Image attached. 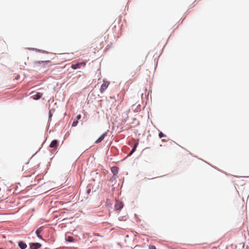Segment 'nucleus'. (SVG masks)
Masks as SVG:
<instances>
[{
    "instance_id": "obj_19",
    "label": "nucleus",
    "mask_w": 249,
    "mask_h": 249,
    "mask_svg": "<svg viewBox=\"0 0 249 249\" xmlns=\"http://www.w3.org/2000/svg\"><path fill=\"white\" fill-rule=\"evenodd\" d=\"M103 46H101L100 48H98L97 49H96V51H98L99 50H100Z\"/></svg>"
},
{
    "instance_id": "obj_14",
    "label": "nucleus",
    "mask_w": 249,
    "mask_h": 249,
    "mask_svg": "<svg viewBox=\"0 0 249 249\" xmlns=\"http://www.w3.org/2000/svg\"><path fill=\"white\" fill-rule=\"evenodd\" d=\"M78 123V122L77 120L74 121L73 122L72 124V127L76 126L77 125Z\"/></svg>"
},
{
    "instance_id": "obj_17",
    "label": "nucleus",
    "mask_w": 249,
    "mask_h": 249,
    "mask_svg": "<svg viewBox=\"0 0 249 249\" xmlns=\"http://www.w3.org/2000/svg\"><path fill=\"white\" fill-rule=\"evenodd\" d=\"M81 115L80 114H79L76 116L77 120H79L81 119Z\"/></svg>"
},
{
    "instance_id": "obj_15",
    "label": "nucleus",
    "mask_w": 249,
    "mask_h": 249,
    "mask_svg": "<svg viewBox=\"0 0 249 249\" xmlns=\"http://www.w3.org/2000/svg\"><path fill=\"white\" fill-rule=\"evenodd\" d=\"M159 136L160 138H162L163 137H165V135L164 134H163L161 132H160L159 133Z\"/></svg>"
},
{
    "instance_id": "obj_5",
    "label": "nucleus",
    "mask_w": 249,
    "mask_h": 249,
    "mask_svg": "<svg viewBox=\"0 0 249 249\" xmlns=\"http://www.w3.org/2000/svg\"><path fill=\"white\" fill-rule=\"evenodd\" d=\"M107 132H106L103 133L96 141V143H98L101 142L105 138V137L107 136Z\"/></svg>"
},
{
    "instance_id": "obj_13",
    "label": "nucleus",
    "mask_w": 249,
    "mask_h": 249,
    "mask_svg": "<svg viewBox=\"0 0 249 249\" xmlns=\"http://www.w3.org/2000/svg\"><path fill=\"white\" fill-rule=\"evenodd\" d=\"M67 240L68 241V242H72L74 240V239L71 236H69L68 237V238L67 239Z\"/></svg>"
},
{
    "instance_id": "obj_12",
    "label": "nucleus",
    "mask_w": 249,
    "mask_h": 249,
    "mask_svg": "<svg viewBox=\"0 0 249 249\" xmlns=\"http://www.w3.org/2000/svg\"><path fill=\"white\" fill-rule=\"evenodd\" d=\"M138 145V142H136V143H135V144L134 145L133 147L132 148L131 152L128 155V156L131 155L134 152V151L136 150V149Z\"/></svg>"
},
{
    "instance_id": "obj_9",
    "label": "nucleus",
    "mask_w": 249,
    "mask_h": 249,
    "mask_svg": "<svg viewBox=\"0 0 249 249\" xmlns=\"http://www.w3.org/2000/svg\"><path fill=\"white\" fill-rule=\"evenodd\" d=\"M42 95V94L39 92L36 93L35 95L33 96V98L35 100H38L40 99Z\"/></svg>"
},
{
    "instance_id": "obj_7",
    "label": "nucleus",
    "mask_w": 249,
    "mask_h": 249,
    "mask_svg": "<svg viewBox=\"0 0 249 249\" xmlns=\"http://www.w3.org/2000/svg\"><path fill=\"white\" fill-rule=\"evenodd\" d=\"M41 245L38 243H32L30 248L31 249H37L41 247Z\"/></svg>"
},
{
    "instance_id": "obj_2",
    "label": "nucleus",
    "mask_w": 249,
    "mask_h": 249,
    "mask_svg": "<svg viewBox=\"0 0 249 249\" xmlns=\"http://www.w3.org/2000/svg\"><path fill=\"white\" fill-rule=\"evenodd\" d=\"M109 84V82L106 81L105 80H103V83L102 84L101 88L100 89V92L103 93L105 91V90L107 89L108 85Z\"/></svg>"
},
{
    "instance_id": "obj_10",
    "label": "nucleus",
    "mask_w": 249,
    "mask_h": 249,
    "mask_svg": "<svg viewBox=\"0 0 249 249\" xmlns=\"http://www.w3.org/2000/svg\"><path fill=\"white\" fill-rule=\"evenodd\" d=\"M123 204L121 202L118 203L116 204L115 205V209L118 210L121 209L123 208Z\"/></svg>"
},
{
    "instance_id": "obj_11",
    "label": "nucleus",
    "mask_w": 249,
    "mask_h": 249,
    "mask_svg": "<svg viewBox=\"0 0 249 249\" xmlns=\"http://www.w3.org/2000/svg\"><path fill=\"white\" fill-rule=\"evenodd\" d=\"M18 246L21 249H25L27 247L26 244L22 241H20L18 243Z\"/></svg>"
},
{
    "instance_id": "obj_1",
    "label": "nucleus",
    "mask_w": 249,
    "mask_h": 249,
    "mask_svg": "<svg viewBox=\"0 0 249 249\" xmlns=\"http://www.w3.org/2000/svg\"><path fill=\"white\" fill-rule=\"evenodd\" d=\"M86 65V63L85 62H82L80 63H77L76 64H72L71 66V68L72 69L75 70L77 69L80 68L82 66L85 67Z\"/></svg>"
},
{
    "instance_id": "obj_6",
    "label": "nucleus",
    "mask_w": 249,
    "mask_h": 249,
    "mask_svg": "<svg viewBox=\"0 0 249 249\" xmlns=\"http://www.w3.org/2000/svg\"><path fill=\"white\" fill-rule=\"evenodd\" d=\"M51 62V61L47 60V61H37L35 62V64L36 65H38L40 64H42L43 66H44L46 65H47L49 64Z\"/></svg>"
},
{
    "instance_id": "obj_21",
    "label": "nucleus",
    "mask_w": 249,
    "mask_h": 249,
    "mask_svg": "<svg viewBox=\"0 0 249 249\" xmlns=\"http://www.w3.org/2000/svg\"><path fill=\"white\" fill-rule=\"evenodd\" d=\"M161 141H162V142H166V141L165 140H164V139H162Z\"/></svg>"
},
{
    "instance_id": "obj_20",
    "label": "nucleus",
    "mask_w": 249,
    "mask_h": 249,
    "mask_svg": "<svg viewBox=\"0 0 249 249\" xmlns=\"http://www.w3.org/2000/svg\"><path fill=\"white\" fill-rule=\"evenodd\" d=\"M94 235L96 236H99L98 233H95Z\"/></svg>"
},
{
    "instance_id": "obj_22",
    "label": "nucleus",
    "mask_w": 249,
    "mask_h": 249,
    "mask_svg": "<svg viewBox=\"0 0 249 249\" xmlns=\"http://www.w3.org/2000/svg\"><path fill=\"white\" fill-rule=\"evenodd\" d=\"M212 249H217V248H213Z\"/></svg>"
},
{
    "instance_id": "obj_3",
    "label": "nucleus",
    "mask_w": 249,
    "mask_h": 249,
    "mask_svg": "<svg viewBox=\"0 0 249 249\" xmlns=\"http://www.w3.org/2000/svg\"><path fill=\"white\" fill-rule=\"evenodd\" d=\"M43 227H40L39 228H38L36 231L37 236L40 239H42V237L40 235V233L43 231Z\"/></svg>"
},
{
    "instance_id": "obj_18",
    "label": "nucleus",
    "mask_w": 249,
    "mask_h": 249,
    "mask_svg": "<svg viewBox=\"0 0 249 249\" xmlns=\"http://www.w3.org/2000/svg\"><path fill=\"white\" fill-rule=\"evenodd\" d=\"M52 116V114L51 113V111H49V118H51Z\"/></svg>"
},
{
    "instance_id": "obj_4",
    "label": "nucleus",
    "mask_w": 249,
    "mask_h": 249,
    "mask_svg": "<svg viewBox=\"0 0 249 249\" xmlns=\"http://www.w3.org/2000/svg\"><path fill=\"white\" fill-rule=\"evenodd\" d=\"M50 147L51 148H53L55 149H57V148L58 147L57 141L56 140H53L50 143Z\"/></svg>"
},
{
    "instance_id": "obj_16",
    "label": "nucleus",
    "mask_w": 249,
    "mask_h": 249,
    "mask_svg": "<svg viewBox=\"0 0 249 249\" xmlns=\"http://www.w3.org/2000/svg\"><path fill=\"white\" fill-rule=\"evenodd\" d=\"M149 249H156V248L154 246L150 245L149 246Z\"/></svg>"
},
{
    "instance_id": "obj_8",
    "label": "nucleus",
    "mask_w": 249,
    "mask_h": 249,
    "mask_svg": "<svg viewBox=\"0 0 249 249\" xmlns=\"http://www.w3.org/2000/svg\"><path fill=\"white\" fill-rule=\"evenodd\" d=\"M119 168L116 166H113L111 168V171L114 176H116L118 173Z\"/></svg>"
}]
</instances>
